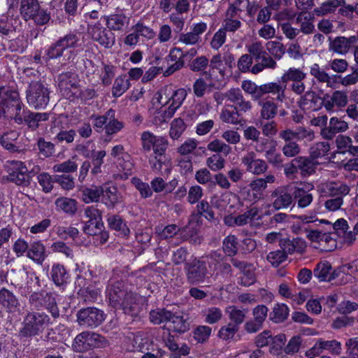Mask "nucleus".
I'll return each instance as SVG.
<instances>
[{"label":"nucleus","mask_w":358,"mask_h":358,"mask_svg":"<svg viewBox=\"0 0 358 358\" xmlns=\"http://www.w3.org/2000/svg\"><path fill=\"white\" fill-rule=\"evenodd\" d=\"M141 143L142 150L144 152L153 151V155L149 159V164L152 171L155 173H163L168 175L171 171L169 160L165 155L169 142L166 137L156 136L153 133L145 131L141 135Z\"/></svg>","instance_id":"nucleus-1"},{"label":"nucleus","mask_w":358,"mask_h":358,"mask_svg":"<svg viewBox=\"0 0 358 358\" xmlns=\"http://www.w3.org/2000/svg\"><path fill=\"white\" fill-rule=\"evenodd\" d=\"M187 97V92L183 88L172 90L169 87L162 88L155 96L157 102L162 105H169L165 110H160L157 112L154 120L155 124L166 122L171 118L176 110L182 106Z\"/></svg>","instance_id":"nucleus-2"},{"label":"nucleus","mask_w":358,"mask_h":358,"mask_svg":"<svg viewBox=\"0 0 358 358\" xmlns=\"http://www.w3.org/2000/svg\"><path fill=\"white\" fill-rule=\"evenodd\" d=\"M52 322L50 317L43 312H28L22 322L20 334L30 337L42 334Z\"/></svg>","instance_id":"nucleus-3"},{"label":"nucleus","mask_w":358,"mask_h":358,"mask_svg":"<svg viewBox=\"0 0 358 358\" xmlns=\"http://www.w3.org/2000/svg\"><path fill=\"white\" fill-rule=\"evenodd\" d=\"M310 74L313 76L318 83H325L327 87L334 88L335 79L339 78L340 83L344 87L354 85L358 83V69L344 77L341 76H330L324 69H321L318 64H313L310 69Z\"/></svg>","instance_id":"nucleus-4"},{"label":"nucleus","mask_w":358,"mask_h":358,"mask_svg":"<svg viewBox=\"0 0 358 358\" xmlns=\"http://www.w3.org/2000/svg\"><path fill=\"white\" fill-rule=\"evenodd\" d=\"M27 103L35 109H44L50 101L48 88L40 82H31L26 90Z\"/></svg>","instance_id":"nucleus-5"},{"label":"nucleus","mask_w":358,"mask_h":358,"mask_svg":"<svg viewBox=\"0 0 358 358\" xmlns=\"http://www.w3.org/2000/svg\"><path fill=\"white\" fill-rule=\"evenodd\" d=\"M17 292L23 296H27L32 292L38 290L41 285L39 278L34 272H29L26 269L19 271L13 280L11 281Z\"/></svg>","instance_id":"nucleus-6"},{"label":"nucleus","mask_w":358,"mask_h":358,"mask_svg":"<svg viewBox=\"0 0 358 358\" xmlns=\"http://www.w3.org/2000/svg\"><path fill=\"white\" fill-rule=\"evenodd\" d=\"M18 92L9 87H0V117L8 119L11 113L21 102Z\"/></svg>","instance_id":"nucleus-7"},{"label":"nucleus","mask_w":358,"mask_h":358,"mask_svg":"<svg viewBox=\"0 0 358 358\" xmlns=\"http://www.w3.org/2000/svg\"><path fill=\"white\" fill-rule=\"evenodd\" d=\"M187 280L189 283L198 285L203 283L208 278V269L205 262L201 258H195L185 266Z\"/></svg>","instance_id":"nucleus-8"},{"label":"nucleus","mask_w":358,"mask_h":358,"mask_svg":"<svg viewBox=\"0 0 358 358\" xmlns=\"http://www.w3.org/2000/svg\"><path fill=\"white\" fill-rule=\"evenodd\" d=\"M76 316L78 324L84 327L95 328L105 320L103 311L93 307L80 310Z\"/></svg>","instance_id":"nucleus-9"},{"label":"nucleus","mask_w":358,"mask_h":358,"mask_svg":"<svg viewBox=\"0 0 358 358\" xmlns=\"http://www.w3.org/2000/svg\"><path fill=\"white\" fill-rule=\"evenodd\" d=\"M87 31L92 39L105 48H110L115 44L114 34L110 29L103 27L99 22L92 24L88 22Z\"/></svg>","instance_id":"nucleus-10"},{"label":"nucleus","mask_w":358,"mask_h":358,"mask_svg":"<svg viewBox=\"0 0 358 358\" xmlns=\"http://www.w3.org/2000/svg\"><path fill=\"white\" fill-rule=\"evenodd\" d=\"M196 210L197 213L191 216L188 224L184 229V231H186L187 229H191L190 236H194L197 233L201 224V216H203L208 220H213L215 217L214 213L207 201L202 200L200 201L196 206Z\"/></svg>","instance_id":"nucleus-11"},{"label":"nucleus","mask_w":358,"mask_h":358,"mask_svg":"<svg viewBox=\"0 0 358 358\" xmlns=\"http://www.w3.org/2000/svg\"><path fill=\"white\" fill-rule=\"evenodd\" d=\"M210 203L221 212L232 214L239 206V199L236 194L225 192L220 196H213Z\"/></svg>","instance_id":"nucleus-12"},{"label":"nucleus","mask_w":358,"mask_h":358,"mask_svg":"<svg viewBox=\"0 0 358 358\" xmlns=\"http://www.w3.org/2000/svg\"><path fill=\"white\" fill-rule=\"evenodd\" d=\"M323 352H328L331 355L338 356L342 352V344L336 340H324L319 338L313 346L306 352L307 355L319 356Z\"/></svg>","instance_id":"nucleus-13"},{"label":"nucleus","mask_w":358,"mask_h":358,"mask_svg":"<svg viewBox=\"0 0 358 358\" xmlns=\"http://www.w3.org/2000/svg\"><path fill=\"white\" fill-rule=\"evenodd\" d=\"M314 189V185L311 182H301L293 189V199L297 207L305 208L308 207L313 201L311 191Z\"/></svg>","instance_id":"nucleus-14"},{"label":"nucleus","mask_w":358,"mask_h":358,"mask_svg":"<svg viewBox=\"0 0 358 358\" xmlns=\"http://www.w3.org/2000/svg\"><path fill=\"white\" fill-rule=\"evenodd\" d=\"M231 263L235 268H238L241 273L238 282L241 285L248 287L255 282L256 277L255 271L256 267L253 264L241 261L238 258H231Z\"/></svg>","instance_id":"nucleus-15"},{"label":"nucleus","mask_w":358,"mask_h":358,"mask_svg":"<svg viewBox=\"0 0 358 358\" xmlns=\"http://www.w3.org/2000/svg\"><path fill=\"white\" fill-rule=\"evenodd\" d=\"M8 179L17 185H27L29 182L28 170L23 162L11 161L8 166Z\"/></svg>","instance_id":"nucleus-16"},{"label":"nucleus","mask_w":358,"mask_h":358,"mask_svg":"<svg viewBox=\"0 0 358 358\" xmlns=\"http://www.w3.org/2000/svg\"><path fill=\"white\" fill-rule=\"evenodd\" d=\"M241 163L248 172L256 176L264 173L268 168L266 162L257 158V154L253 151L248 152L241 158Z\"/></svg>","instance_id":"nucleus-17"},{"label":"nucleus","mask_w":358,"mask_h":358,"mask_svg":"<svg viewBox=\"0 0 358 358\" xmlns=\"http://www.w3.org/2000/svg\"><path fill=\"white\" fill-rule=\"evenodd\" d=\"M84 214L89 220L84 226L83 231L87 234L96 235L103 226L101 212L94 206H88L85 209Z\"/></svg>","instance_id":"nucleus-18"},{"label":"nucleus","mask_w":358,"mask_h":358,"mask_svg":"<svg viewBox=\"0 0 358 358\" xmlns=\"http://www.w3.org/2000/svg\"><path fill=\"white\" fill-rule=\"evenodd\" d=\"M79 80L75 73L66 72L59 77V87L63 96L70 100L79 87Z\"/></svg>","instance_id":"nucleus-19"},{"label":"nucleus","mask_w":358,"mask_h":358,"mask_svg":"<svg viewBox=\"0 0 358 358\" xmlns=\"http://www.w3.org/2000/svg\"><path fill=\"white\" fill-rule=\"evenodd\" d=\"M129 291L125 288V285L122 281L110 282L106 288V297L110 304L113 307H117L122 303Z\"/></svg>","instance_id":"nucleus-20"},{"label":"nucleus","mask_w":358,"mask_h":358,"mask_svg":"<svg viewBox=\"0 0 358 358\" xmlns=\"http://www.w3.org/2000/svg\"><path fill=\"white\" fill-rule=\"evenodd\" d=\"M348 103L347 92L342 90H336L331 96L324 97L322 104L325 110L329 113L336 111V108L345 107Z\"/></svg>","instance_id":"nucleus-21"},{"label":"nucleus","mask_w":358,"mask_h":358,"mask_svg":"<svg viewBox=\"0 0 358 358\" xmlns=\"http://www.w3.org/2000/svg\"><path fill=\"white\" fill-rule=\"evenodd\" d=\"M349 129L348 123L337 117L329 120V126L321 129L320 134L326 140H332L337 134L343 133Z\"/></svg>","instance_id":"nucleus-22"},{"label":"nucleus","mask_w":358,"mask_h":358,"mask_svg":"<svg viewBox=\"0 0 358 358\" xmlns=\"http://www.w3.org/2000/svg\"><path fill=\"white\" fill-rule=\"evenodd\" d=\"M329 50L341 55H345L349 52L352 45L356 43L354 36L350 37L337 36L334 38H329Z\"/></svg>","instance_id":"nucleus-23"},{"label":"nucleus","mask_w":358,"mask_h":358,"mask_svg":"<svg viewBox=\"0 0 358 358\" xmlns=\"http://www.w3.org/2000/svg\"><path fill=\"white\" fill-rule=\"evenodd\" d=\"M257 106L260 107V118L264 120L273 119L278 114V103L273 99L268 96L260 98L256 101Z\"/></svg>","instance_id":"nucleus-24"},{"label":"nucleus","mask_w":358,"mask_h":358,"mask_svg":"<svg viewBox=\"0 0 358 358\" xmlns=\"http://www.w3.org/2000/svg\"><path fill=\"white\" fill-rule=\"evenodd\" d=\"M263 97L266 95L271 94L275 96V100L280 103H284L287 101L286 85H282L279 82H269L262 84Z\"/></svg>","instance_id":"nucleus-25"},{"label":"nucleus","mask_w":358,"mask_h":358,"mask_svg":"<svg viewBox=\"0 0 358 358\" xmlns=\"http://www.w3.org/2000/svg\"><path fill=\"white\" fill-rule=\"evenodd\" d=\"M271 196L273 198L272 206L277 210L287 208L294 202L293 193L290 194L282 188L276 189Z\"/></svg>","instance_id":"nucleus-26"},{"label":"nucleus","mask_w":358,"mask_h":358,"mask_svg":"<svg viewBox=\"0 0 358 358\" xmlns=\"http://www.w3.org/2000/svg\"><path fill=\"white\" fill-rule=\"evenodd\" d=\"M48 257L46 248L41 241L31 243L27 257L38 265H42Z\"/></svg>","instance_id":"nucleus-27"},{"label":"nucleus","mask_w":358,"mask_h":358,"mask_svg":"<svg viewBox=\"0 0 358 358\" xmlns=\"http://www.w3.org/2000/svg\"><path fill=\"white\" fill-rule=\"evenodd\" d=\"M0 305L9 313H15L19 310L20 302L12 292L3 287L0 289Z\"/></svg>","instance_id":"nucleus-28"},{"label":"nucleus","mask_w":358,"mask_h":358,"mask_svg":"<svg viewBox=\"0 0 358 358\" xmlns=\"http://www.w3.org/2000/svg\"><path fill=\"white\" fill-rule=\"evenodd\" d=\"M138 299V296L137 294L129 291L127 296L123 298L119 306L123 310L125 314L132 317L137 316L140 310Z\"/></svg>","instance_id":"nucleus-29"},{"label":"nucleus","mask_w":358,"mask_h":358,"mask_svg":"<svg viewBox=\"0 0 358 358\" xmlns=\"http://www.w3.org/2000/svg\"><path fill=\"white\" fill-rule=\"evenodd\" d=\"M278 64L274 58L267 53H263L258 59H255V64L252 66V73L257 75L265 69L275 70Z\"/></svg>","instance_id":"nucleus-30"},{"label":"nucleus","mask_w":358,"mask_h":358,"mask_svg":"<svg viewBox=\"0 0 358 358\" xmlns=\"http://www.w3.org/2000/svg\"><path fill=\"white\" fill-rule=\"evenodd\" d=\"M280 250L283 251L287 256L288 254L291 255L294 252L301 253L305 250L306 244L303 240L299 238L292 240L282 238L280 240Z\"/></svg>","instance_id":"nucleus-31"},{"label":"nucleus","mask_w":358,"mask_h":358,"mask_svg":"<svg viewBox=\"0 0 358 358\" xmlns=\"http://www.w3.org/2000/svg\"><path fill=\"white\" fill-rule=\"evenodd\" d=\"M108 28L110 31H122L129 24V17L122 13L111 14L106 17Z\"/></svg>","instance_id":"nucleus-32"},{"label":"nucleus","mask_w":358,"mask_h":358,"mask_svg":"<svg viewBox=\"0 0 358 358\" xmlns=\"http://www.w3.org/2000/svg\"><path fill=\"white\" fill-rule=\"evenodd\" d=\"M103 189L102 201L108 207L113 208L119 201L120 196L116 187L104 184L101 185Z\"/></svg>","instance_id":"nucleus-33"},{"label":"nucleus","mask_w":358,"mask_h":358,"mask_svg":"<svg viewBox=\"0 0 358 358\" xmlns=\"http://www.w3.org/2000/svg\"><path fill=\"white\" fill-rule=\"evenodd\" d=\"M296 169L303 178L310 176L315 173L317 163L313 159L306 157H298L294 158Z\"/></svg>","instance_id":"nucleus-34"},{"label":"nucleus","mask_w":358,"mask_h":358,"mask_svg":"<svg viewBox=\"0 0 358 358\" xmlns=\"http://www.w3.org/2000/svg\"><path fill=\"white\" fill-rule=\"evenodd\" d=\"M296 24L298 25L299 33L303 34H311L315 31V26L313 19L306 15L305 12H300L295 20Z\"/></svg>","instance_id":"nucleus-35"},{"label":"nucleus","mask_w":358,"mask_h":358,"mask_svg":"<svg viewBox=\"0 0 358 358\" xmlns=\"http://www.w3.org/2000/svg\"><path fill=\"white\" fill-rule=\"evenodd\" d=\"M185 228V227L183 228H180L175 224H171L164 227H158L157 228H156V232L157 233L158 236L161 239L171 238L179 232H181L182 234L185 233L187 236H191L189 235L191 229H187L186 231H184Z\"/></svg>","instance_id":"nucleus-36"},{"label":"nucleus","mask_w":358,"mask_h":358,"mask_svg":"<svg viewBox=\"0 0 358 358\" xmlns=\"http://www.w3.org/2000/svg\"><path fill=\"white\" fill-rule=\"evenodd\" d=\"M24 124L31 130H36L39 127L41 122L48 120L49 114L47 113H34L29 110L26 112Z\"/></svg>","instance_id":"nucleus-37"},{"label":"nucleus","mask_w":358,"mask_h":358,"mask_svg":"<svg viewBox=\"0 0 358 358\" xmlns=\"http://www.w3.org/2000/svg\"><path fill=\"white\" fill-rule=\"evenodd\" d=\"M345 3V0H327L315 8L313 12L317 16H324L334 13L338 7Z\"/></svg>","instance_id":"nucleus-38"},{"label":"nucleus","mask_w":358,"mask_h":358,"mask_svg":"<svg viewBox=\"0 0 358 358\" xmlns=\"http://www.w3.org/2000/svg\"><path fill=\"white\" fill-rule=\"evenodd\" d=\"M331 265L329 262H320L313 271L314 275L320 282L331 281L334 278L331 273Z\"/></svg>","instance_id":"nucleus-39"},{"label":"nucleus","mask_w":358,"mask_h":358,"mask_svg":"<svg viewBox=\"0 0 358 358\" xmlns=\"http://www.w3.org/2000/svg\"><path fill=\"white\" fill-rule=\"evenodd\" d=\"M241 88L246 94L250 95L255 102L263 97L262 84L258 85L250 80H245L241 83Z\"/></svg>","instance_id":"nucleus-40"},{"label":"nucleus","mask_w":358,"mask_h":358,"mask_svg":"<svg viewBox=\"0 0 358 358\" xmlns=\"http://www.w3.org/2000/svg\"><path fill=\"white\" fill-rule=\"evenodd\" d=\"M220 118L222 122L227 124H238L241 122L240 114L237 107H233L232 106L224 107L220 112Z\"/></svg>","instance_id":"nucleus-41"},{"label":"nucleus","mask_w":358,"mask_h":358,"mask_svg":"<svg viewBox=\"0 0 358 358\" xmlns=\"http://www.w3.org/2000/svg\"><path fill=\"white\" fill-rule=\"evenodd\" d=\"M39 6L38 0H20V12L23 19L26 21L31 20Z\"/></svg>","instance_id":"nucleus-42"},{"label":"nucleus","mask_w":358,"mask_h":358,"mask_svg":"<svg viewBox=\"0 0 358 358\" xmlns=\"http://www.w3.org/2000/svg\"><path fill=\"white\" fill-rule=\"evenodd\" d=\"M57 210L62 211L69 215H74L77 210V201L67 197H59L55 200Z\"/></svg>","instance_id":"nucleus-43"},{"label":"nucleus","mask_w":358,"mask_h":358,"mask_svg":"<svg viewBox=\"0 0 358 358\" xmlns=\"http://www.w3.org/2000/svg\"><path fill=\"white\" fill-rule=\"evenodd\" d=\"M115 164L121 178L127 179L132 174L134 164L129 154L124 155V157H121L118 161H115Z\"/></svg>","instance_id":"nucleus-44"},{"label":"nucleus","mask_w":358,"mask_h":358,"mask_svg":"<svg viewBox=\"0 0 358 358\" xmlns=\"http://www.w3.org/2000/svg\"><path fill=\"white\" fill-rule=\"evenodd\" d=\"M307 74L301 68L290 67L281 76V80L284 83L289 82L304 81Z\"/></svg>","instance_id":"nucleus-45"},{"label":"nucleus","mask_w":358,"mask_h":358,"mask_svg":"<svg viewBox=\"0 0 358 358\" xmlns=\"http://www.w3.org/2000/svg\"><path fill=\"white\" fill-rule=\"evenodd\" d=\"M82 199L85 203L97 202L103 194V189L101 186L92 185L90 187H85L81 190Z\"/></svg>","instance_id":"nucleus-46"},{"label":"nucleus","mask_w":358,"mask_h":358,"mask_svg":"<svg viewBox=\"0 0 358 358\" xmlns=\"http://www.w3.org/2000/svg\"><path fill=\"white\" fill-rule=\"evenodd\" d=\"M168 329L178 333H184L189 329V323L181 315H177L171 313V317L168 322Z\"/></svg>","instance_id":"nucleus-47"},{"label":"nucleus","mask_w":358,"mask_h":358,"mask_svg":"<svg viewBox=\"0 0 358 358\" xmlns=\"http://www.w3.org/2000/svg\"><path fill=\"white\" fill-rule=\"evenodd\" d=\"M317 98L315 96V92L308 90L300 96L297 103L300 108L302 110H315L316 101Z\"/></svg>","instance_id":"nucleus-48"},{"label":"nucleus","mask_w":358,"mask_h":358,"mask_svg":"<svg viewBox=\"0 0 358 358\" xmlns=\"http://www.w3.org/2000/svg\"><path fill=\"white\" fill-rule=\"evenodd\" d=\"M90 331H83L78 334L72 345L73 350L76 352H85L91 349L90 341Z\"/></svg>","instance_id":"nucleus-49"},{"label":"nucleus","mask_w":358,"mask_h":358,"mask_svg":"<svg viewBox=\"0 0 358 358\" xmlns=\"http://www.w3.org/2000/svg\"><path fill=\"white\" fill-rule=\"evenodd\" d=\"M130 87V83L127 75L123 74L117 77L112 88V95L114 97H120Z\"/></svg>","instance_id":"nucleus-50"},{"label":"nucleus","mask_w":358,"mask_h":358,"mask_svg":"<svg viewBox=\"0 0 358 358\" xmlns=\"http://www.w3.org/2000/svg\"><path fill=\"white\" fill-rule=\"evenodd\" d=\"M225 312L231 320L230 323L236 324L239 327L246 317L247 310L239 309L235 306H229L226 308Z\"/></svg>","instance_id":"nucleus-51"},{"label":"nucleus","mask_w":358,"mask_h":358,"mask_svg":"<svg viewBox=\"0 0 358 358\" xmlns=\"http://www.w3.org/2000/svg\"><path fill=\"white\" fill-rule=\"evenodd\" d=\"M275 177L273 174H268L264 178H258L250 183V187L252 191L261 194L264 191L268 184L274 183Z\"/></svg>","instance_id":"nucleus-52"},{"label":"nucleus","mask_w":358,"mask_h":358,"mask_svg":"<svg viewBox=\"0 0 358 358\" xmlns=\"http://www.w3.org/2000/svg\"><path fill=\"white\" fill-rule=\"evenodd\" d=\"M150 321L154 324H168L171 312L165 308H157L150 312Z\"/></svg>","instance_id":"nucleus-53"},{"label":"nucleus","mask_w":358,"mask_h":358,"mask_svg":"<svg viewBox=\"0 0 358 358\" xmlns=\"http://www.w3.org/2000/svg\"><path fill=\"white\" fill-rule=\"evenodd\" d=\"M51 275L52 280L57 286L66 284L69 277L65 268L60 264H55L52 266Z\"/></svg>","instance_id":"nucleus-54"},{"label":"nucleus","mask_w":358,"mask_h":358,"mask_svg":"<svg viewBox=\"0 0 358 358\" xmlns=\"http://www.w3.org/2000/svg\"><path fill=\"white\" fill-rule=\"evenodd\" d=\"M325 189L331 195L341 196L342 198L350 192L349 186L341 182H330L327 183Z\"/></svg>","instance_id":"nucleus-55"},{"label":"nucleus","mask_w":358,"mask_h":358,"mask_svg":"<svg viewBox=\"0 0 358 358\" xmlns=\"http://www.w3.org/2000/svg\"><path fill=\"white\" fill-rule=\"evenodd\" d=\"M96 95V91L93 88L90 87H83L81 88L80 86L77 88V90L74 92L72 97L71 98V101H74L76 100H80L82 101H87L92 99Z\"/></svg>","instance_id":"nucleus-56"},{"label":"nucleus","mask_w":358,"mask_h":358,"mask_svg":"<svg viewBox=\"0 0 358 358\" xmlns=\"http://www.w3.org/2000/svg\"><path fill=\"white\" fill-rule=\"evenodd\" d=\"M352 143V138L348 136L338 135L336 138V146L342 152L349 150L352 153L358 154V146H353Z\"/></svg>","instance_id":"nucleus-57"},{"label":"nucleus","mask_w":358,"mask_h":358,"mask_svg":"<svg viewBox=\"0 0 358 358\" xmlns=\"http://www.w3.org/2000/svg\"><path fill=\"white\" fill-rule=\"evenodd\" d=\"M289 315V308L284 303L275 304L271 313V319L275 323L283 322Z\"/></svg>","instance_id":"nucleus-58"},{"label":"nucleus","mask_w":358,"mask_h":358,"mask_svg":"<svg viewBox=\"0 0 358 358\" xmlns=\"http://www.w3.org/2000/svg\"><path fill=\"white\" fill-rule=\"evenodd\" d=\"M187 125L182 118H176L171 123L169 135L172 139H178L185 131Z\"/></svg>","instance_id":"nucleus-59"},{"label":"nucleus","mask_w":358,"mask_h":358,"mask_svg":"<svg viewBox=\"0 0 358 358\" xmlns=\"http://www.w3.org/2000/svg\"><path fill=\"white\" fill-rule=\"evenodd\" d=\"M204 321L209 324L218 322L222 317V310L215 306L209 307L203 311Z\"/></svg>","instance_id":"nucleus-60"},{"label":"nucleus","mask_w":358,"mask_h":358,"mask_svg":"<svg viewBox=\"0 0 358 358\" xmlns=\"http://www.w3.org/2000/svg\"><path fill=\"white\" fill-rule=\"evenodd\" d=\"M207 149L211 152L222 153L227 156L231 152L232 148L224 141L220 139H215L207 145Z\"/></svg>","instance_id":"nucleus-61"},{"label":"nucleus","mask_w":358,"mask_h":358,"mask_svg":"<svg viewBox=\"0 0 358 358\" xmlns=\"http://www.w3.org/2000/svg\"><path fill=\"white\" fill-rule=\"evenodd\" d=\"M330 150V145L328 142H317L313 144L310 148V157L313 159H318L325 156Z\"/></svg>","instance_id":"nucleus-62"},{"label":"nucleus","mask_w":358,"mask_h":358,"mask_svg":"<svg viewBox=\"0 0 358 358\" xmlns=\"http://www.w3.org/2000/svg\"><path fill=\"white\" fill-rule=\"evenodd\" d=\"M213 85L208 84L203 78H197L193 84V92L197 98L203 97L206 92L210 90Z\"/></svg>","instance_id":"nucleus-63"},{"label":"nucleus","mask_w":358,"mask_h":358,"mask_svg":"<svg viewBox=\"0 0 358 358\" xmlns=\"http://www.w3.org/2000/svg\"><path fill=\"white\" fill-rule=\"evenodd\" d=\"M237 245V238L234 235H229L224 239L223 250L228 256H234L238 251Z\"/></svg>","instance_id":"nucleus-64"}]
</instances>
